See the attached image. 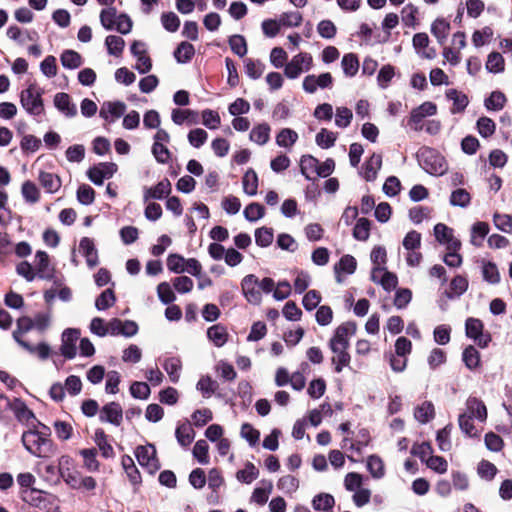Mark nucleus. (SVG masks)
<instances>
[{"mask_svg":"<svg viewBox=\"0 0 512 512\" xmlns=\"http://www.w3.org/2000/svg\"><path fill=\"white\" fill-rule=\"evenodd\" d=\"M241 289L249 303L258 305L261 302L262 294L259 288V280L254 274H248L242 279Z\"/></svg>","mask_w":512,"mask_h":512,"instance_id":"39448f33","label":"nucleus"},{"mask_svg":"<svg viewBox=\"0 0 512 512\" xmlns=\"http://www.w3.org/2000/svg\"><path fill=\"white\" fill-rule=\"evenodd\" d=\"M116 297L111 288L104 290L95 300V307L97 310H106L114 305Z\"/></svg>","mask_w":512,"mask_h":512,"instance_id":"864d4df0","label":"nucleus"},{"mask_svg":"<svg viewBox=\"0 0 512 512\" xmlns=\"http://www.w3.org/2000/svg\"><path fill=\"white\" fill-rule=\"evenodd\" d=\"M79 249L86 258V263L90 268H94L98 265V253L91 238L83 237L80 240Z\"/></svg>","mask_w":512,"mask_h":512,"instance_id":"aec40b11","label":"nucleus"},{"mask_svg":"<svg viewBox=\"0 0 512 512\" xmlns=\"http://www.w3.org/2000/svg\"><path fill=\"white\" fill-rule=\"evenodd\" d=\"M105 45L110 55L118 57L122 54L125 41L122 37L116 35H109L105 39Z\"/></svg>","mask_w":512,"mask_h":512,"instance_id":"09e8293b","label":"nucleus"},{"mask_svg":"<svg viewBox=\"0 0 512 512\" xmlns=\"http://www.w3.org/2000/svg\"><path fill=\"white\" fill-rule=\"evenodd\" d=\"M243 213L247 221L256 222L264 216L265 209L261 204L253 202L246 206Z\"/></svg>","mask_w":512,"mask_h":512,"instance_id":"69168bd1","label":"nucleus"},{"mask_svg":"<svg viewBox=\"0 0 512 512\" xmlns=\"http://www.w3.org/2000/svg\"><path fill=\"white\" fill-rule=\"evenodd\" d=\"M412 300V292L408 288L396 289L393 304L397 309L405 308Z\"/></svg>","mask_w":512,"mask_h":512,"instance_id":"774afa93","label":"nucleus"},{"mask_svg":"<svg viewBox=\"0 0 512 512\" xmlns=\"http://www.w3.org/2000/svg\"><path fill=\"white\" fill-rule=\"evenodd\" d=\"M261 485L262 487L254 489L251 499L259 505H264L273 490V483L270 480H262Z\"/></svg>","mask_w":512,"mask_h":512,"instance_id":"4c0bfd02","label":"nucleus"},{"mask_svg":"<svg viewBox=\"0 0 512 512\" xmlns=\"http://www.w3.org/2000/svg\"><path fill=\"white\" fill-rule=\"evenodd\" d=\"M243 190L249 196L257 194L258 190V176L253 169H249L242 179Z\"/></svg>","mask_w":512,"mask_h":512,"instance_id":"a18cd8bd","label":"nucleus"},{"mask_svg":"<svg viewBox=\"0 0 512 512\" xmlns=\"http://www.w3.org/2000/svg\"><path fill=\"white\" fill-rule=\"evenodd\" d=\"M298 140L296 131L290 128H283L276 136V144L279 147L290 149Z\"/></svg>","mask_w":512,"mask_h":512,"instance_id":"ea45409f","label":"nucleus"},{"mask_svg":"<svg viewBox=\"0 0 512 512\" xmlns=\"http://www.w3.org/2000/svg\"><path fill=\"white\" fill-rule=\"evenodd\" d=\"M348 347L346 345L330 346L331 351L335 354L332 362L335 364V371L337 373H340L343 367L350 363V355L347 352Z\"/></svg>","mask_w":512,"mask_h":512,"instance_id":"b1692460","label":"nucleus"},{"mask_svg":"<svg viewBox=\"0 0 512 512\" xmlns=\"http://www.w3.org/2000/svg\"><path fill=\"white\" fill-rule=\"evenodd\" d=\"M171 118L176 125H182L185 121L193 124L198 123V113L190 109H174Z\"/></svg>","mask_w":512,"mask_h":512,"instance_id":"37998d69","label":"nucleus"},{"mask_svg":"<svg viewBox=\"0 0 512 512\" xmlns=\"http://www.w3.org/2000/svg\"><path fill=\"white\" fill-rule=\"evenodd\" d=\"M121 464L125 470L130 482L133 485H138L141 482V475L134 464L133 459L129 455H124L121 459Z\"/></svg>","mask_w":512,"mask_h":512,"instance_id":"79ce46f5","label":"nucleus"},{"mask_svg":"<svg viewBox=\"0 0 512 512\" xmlns=\"http://www.w3.org/2000/svg\"><path fill=\"white\" fill-rule=\"evenodd\" d=\"M277 487L286 494H292L298 489L299 480L295 476L285 475L278 480Z\"/></svg>","mask_w":512,"mask_h":512,"instance_id":"e2e57ef3","label":"nucleus"},{"mask_svg":"<svg viewBox=\"0 0 512 512\" xmlns=\"http://www.w3.org/2000/svg\"><path fill=\"white\" fill-rule=\"evenodd\" d=\"M424 153H427L433 158V161L429 163L427 160L425 161L426 166L425 170L432 175H442L446 171V163L445 160L438 155H434V151L426 150Z\"/></svg>","mask_w":512,"mask_h":512,"instance_id":"e433bc0d","label":"nucleus"},{"mask_svg":"<svg viewBox=\"0 0 512 512\" xmlns=\"http://www.w3.org/2000/svg\"><path fill=\"white\" fill-rule=\"evenodd\" d=\"M464 413H468L471 417L478 419L481 422H484L487 418V409L484 403L475 398L469 397L466 401V411Z\"/></svg>","mask_w":512,"mask_h":512,"instance_id":"4be33fe9","label":"nucleus"},{"mask_svg":"<svg viewBox=\"0 0 512 512\" xmlns=\"http://www.w3.org/2000/svg\"><path fill=\"white\" fill-rule=\"evenodd\" d=\"M334 497L327 493H320L312 500V506L317 511H327L334 506Z\"/></svg>","mask_w":512,"mask_h":512,"instance_id":"603ef678","label":"nucleus"},{"mask_svg":"<svg viewBox=\"0 0 512 512\" xmlns=\"http://www.w3.org/2000/svg\"><path fill=\"white\" fill-rule=\"evenodd\" d=\"M123 419V409L118 402H110L100 409L99 420L102 423H110L120 426Z\"/></svg>","mask_w":512,"mask_h":512,"instance_id":"9d476101","label":"nucleus"},{"mask_svg":"<svg viewBox=\"0 0 512 512\" xmlns=\"http://www.w3.org/2000/svg\"><path fill=\"white\" fill-rule=\"evenodd\" d=\"M80 332L78 329L67 328L62 333L61 354L66 359H73L76 356L75 342L78 340Z\"/></svg>","mask_w":512,"mask_h":512,"instance_id":"f8f14e48","label":"nucleus"},{"mask_svg":"<svg viewBox=\"0 0 512 512\" xmlns=\"http://www.w3.org/2000/svg\"><path fill=\"white\" fill-rule=\"evenodd\" d=\"M434 236L436 240L445 245L447 250H460L461 241L454 236L452 228L443 223H438L434 226Z\"/></svg>","mask_w":512,"mask_h":512,"instance_id":"20e7f679","label":"nucleus"},{"mask_svg":"<svg viewBox=\"0 0 512 512\" xmlns=\"http://www.w3.org/2000/svg\"><path fill=\"white\" fill-rule=\"evenodd\" d=\"M471 195L470 193L463 188H458L452 191L450 195V204L452 206L466 208L470 205Z\"/></svg>","mask_w":512,"mask_h":512,"instance_id":"de8ad7c7","label":"nucleus"},{"mask_svg":"<svg viewBox=\"0 0 512 512\" xmlns=\"http://www.w3.org/2000/svg\"><path fill=\"white\" fill-rule=\"evenodd\" d=\"M45 492L36 488L24 489L22 491V499L35 507H41L45 505Z\"/></svg>","mask_w":512,"mask_h":512,"instance_id":"a19ab883","label":"nucleus"},{"mask_svg":"<svg viewBox=\"0 0 512 512\" xmlns=\"http://www.w3.org/2000/svg\"><path fill=\"white\" fill-rule=\"evenodd\" d=\"M356 328V323L352 321L341 324L336 328L335 333L330 340L329 346H349L348 337L355 334Z\"/></svg>","mask_w":512,"mask_h":512,"instance_id":"dca6fc26","label":"nucleus"},{"mask_svg":"<svg viewBox=\"0 0 512 512\" xmlns=\"http://www.w3.org/2000/svg\"><path fill=\"white\" fill-rule=\"evenodd\" d=\"M313 58L307 52H301L292 57L285 65L284 74L289 79L298 78L303 72H307L312 68Z\"/></svg>","mask_w":512,"mask_h":512,"instance_id":"7ed1b4c3","label":"nucleus"},{"mask_svg":"<svg viewBox=\"0 0 512 512\" xmlns=\"http://www.w3.org/2000/svg\"><path fill=\"white\" fill-rule=\"evenodd\" d=\"M12 412L20 422L29 423L30 420L35 419L34 413L27 407L25 402L19 398L12 399Z\"/></svg>","mask_w":512,"mask_h":512,"instance_id":"bb28decb","label":"nucleus"},{"mask_svg":"<svg viewBox=\"0 0 512 512\" xmlns=\"http://www.w3.org/2000/svg\"><path fill=\"white\" fill-rule=\"evenodd\" d=\"M94 441L104 458H112L114 456L113 447L108 443L107 435L102 428L95 430Z\"/></svg>","mask_w":512,"mask_h":512,"instance_id":"473e14b6","label":"nucleus"},{"mask_svg":"<svg viewBox=\"0 0 512 512\" xmlns=\"http://www.w3.org/2000/svg\"><path fill=\"white\" fill-rule=\"evenodd\" d=\"M229 46L234 54L244 57L247 54V42L244 36L235 34L229 37Z\"/></svg>","mask_w":512,"mask_h":512,"instance_id":"5fc2aeb1","label":"nucleus"},{"mask_svg":"<svg viewBox=\"0 0 512 512\" xmlns=\"http://www.w3.org/2000/svg\"><path fill=\"white\" fill-rule=\"evenodd\" d=\"M244 63L245 73L248 77L251 79H258L262 76L265 66L260 60L247 58L244 60Z\"/></svg>","mask_w":512,"mask_h":512,"instance_id":"6e6d98bb","label":"nucleus"},{"mask_svg":"<svg viewBox=\"0 0 512 512\" xmlns=\"http://www.w3.org/2000/svg\"><path fill=\"white\" fill-rule=\"evenodd\" d=\"M38 180H39L41 186L48 193H55L61 187V179L58 175H56L54 173L41 171L39 173Z\"/></svg>","mask_w":512,"mask_h":512,"instance_id":"cd10ccee","label":"nucleus"},{"mask_svg":"<svg viewBox=\"0 0 512 512\" xmlns=\"http://www.w3.org/2000/svg\"><path fill=\"white\" fill-rule=\"evenodd\" d=\"M60 61L64 68L71 70L79 68L83 63L81 55L78 52L69 49L62 52Z\"/></svg>","mask_w":512,"mask_h":512,"instance_id":"58836bf2","label":"nucleus"},{"mask_svg":"<svg viewBox=\"0 0 512 512\" xmlns=\"http://www.w3.org/2000/svg\"><path fill=\"white\" fill-rule=\"evenodd\" d=\"M42 94L43 90L37 88L35 84H30L27 89L21 92V106L29 115L36 117L44 113Z\"/></svg>","mask_w":512,"mask_h":512,"instance_id":"f03ea898","label":"nucleus"},{"mask_svg":"<svg viewBox=\"0 0 512 512\" xmlns=\"http://www.w3.org/2000/svg\"><path fill=\"white\" fill-rule=\"evenodd\" d=\"M43 431L29 429L23 432L21 441L24 448L33 456L38 458H50L56 454L57 447L49 438L50 428L39 423Z\"/></svg>","mask_w":512,"mask_h":512,"instance_id":"f257e3e1","label":"nucleus"},{"mask_svg":"<svg viewBox=\"0 0 512 512\" xmlns=\"http://www.w3.org/2000/svg\"><path fill=\"white\" fill-rule=\"evenodd\" d=\"M110 335L118 336L122 335L125 337H132L138 332V325L132 320H120L113 318L109 321Z\"/></svg>","mask_w":512,"mask_h":512,"instance_id":"ddd939ff","label":"nucleus"},{"mask_svg":"<svg viewBox=\"0 0 512 512\" xmlns=\"http://www.w3.org/2000/svg\"><path fill=\"white\" fill-rule=\"evenodd\" d=\"M382 165V156L380 154H373L369 160L363 165V177L366 181H373L376 179L377 172Z\"/></svg>","mask_w":512,"mask_h":512,"instance_id":"393cba45","label":"nucleus"},{"mask_svg":"<svg viewBox=\"0 0 512 512\" xmlns=\"http://www.w3.org/2000/svg\"><path fill=\"white\" fill-rule=\"evenodd\" d=\"M466 335L469 338L474 339L477 344L481 347H486L490 338L488 336L483 335V324L479 319L476 318H468L466 320Z\"/></svg>","mask_w":512,"mask_h":512,"instance_id":"2eb2a0df","label":"nucleus"},{"mask_svg":"<svg viewBox=\"0 0 512 512\" xmlns=\"http://www.w3.org/2000/svg\"><path fill=\"white\" fill-rule=\"evenodd\" d=\"M446 97L453 101V108L451 109L453 114L464 111L468 105L467 96L464 93L457 91L456 89L447 90Z\"/></svg>","mask_w":512,"mask_h":512,"instance_id":"72a5a7b5","label":"nucleus"},{"mask_svg":"<svg viewBox=\"0 0 512 512\" xmlns=\"http://www.w3.org/2000/svg\"><path fill=\"white\" fill-rule=\"evenodd\" d=\"M135 457L141 466L147 467L151 471L159 468L158 461L156 459V450L152 444L138 446L135 450Z\"/></svg>","mask_w":512,"mask_h":512,"instance_id":"9b49d317","label":"nucleus"},{"mask_svg":"<svg viewBox=\"0 0 512 512\" xmlns=\"http://www.w3.org/2000/svg\"><path fill=\"white\" fill-rule=\"evenodd\" d=\"M195 55L194 46L187 42H181L174 51V58L180 64L188 63Z\"/></svg>","mask_w":512,"mask_h":512,"instance_id":"7c9ffc66","label":"nucleus"},{"mask_svg":"<svg viewBox=\"0 0 512 512\" xmlns=\"http://www.w3.org/2000/svg\"><path fill=\"white\" fill-rule=\"evenodd\" d=\"M337 136L325 128H322L316 135V143L322 149H328L334 146Z\"/></svg>","mask_w":512,"mask_h":512,"instance_id":"052dcab7","label":"nucleus"},{"mask_svg":"<svg viewBox=\"0 0 512 512\" xmlns=\"http://www.w3.org/2000/svg\"><path fill=\"white\" fill-rule=\"evenodd\" d=\"M196 387L202 393L203 397L208 398L215 393L218 384L210 376H203L198 381Z\"/></svg>","mask_w":512,"mask_h":512,"instance_id":"0e129e2a","label":"nucleus"},{"mask_svg":"<svg viewBox=\"0 0 512 512\" xmlns=\"http://www.w3.org/2000/svg\"><path fill=\"white\" fill-rule=\"evenodd\" d=\"M125 110V103L121 101H108L103 103L99 115L105 120H108L109 116H112L113 118H119L124 114Z\"/></svg>","mask_w":512,"mask_h":512,"instance_id":"5701e85b","label":"nucleus"},{"mask_svg":"<svg viewBox=\"0 0 512 512\" xmlns=\"http://www.w3.org/2000/svg\"><path fill=\"white\" fill-rule=\"evenodd\" d=\"M22 196L27 203L34 204L40 199V191L32 181H25L21 189Z\"/></svg>","mask_w":512,"mask_h":512,"instance_id":"8fccbe9b","label":"nucleus"},{"mask_svg":"<svg viewBox=\"0 0 512 512\" xmlns=\"http://www.w3.org/2000/svg\"><path fill=\"white\" fill-rule=\"evenodd\" d=\"M370 224L366 218L358 219L353 229V237L359 241L367 240L370 234Z\"/></svg>","mask_w":512,"mask_h":512,"instance_id":"680f3d73","label":"nucleus"},{"mask_svg":"<svg viewBox=\"0 0 512 512\" xmlns=\"http://www.w3.org/2000/svg\"><path fill=\"white\" fill-rule=\"evenodd\" d=\"M71 462H72V459L67 455H63L59 458V468H58L59 476L72 489H80L81 476H80L79 472L72 471L69 468Z\"/></svg>","mask_w":512,"mask_h":512,"instance_id":"1a4fd4ad","label":"nucleus"},{"mask_svg":"<svg viewBox=\"0 0 512 512\" xmlns=\"http://www.w3.org/2000/svg\"><path fill=\"white\" fill-rule=\"evenodd\" d=\"M175 436L180 446L187 447L193 442L195 431L189 422H184L176 427Z\"/></svg>","mask_w":512,"mask_h":512,"instance_id":"a878e982","label":"nucleus"},{"mask_svg":"<svg viewBox=\"0 0 512 512\" xmlns=\"http://www.w3.org/2000/svg\"><path fill=\"white\" fill-rule=\"evenodd\" d=\"M317 168H318V159L313 157L312 155H303L300 159V171L301 174L307 179V180H314L315 178L312 177L313 174H317Z\"/></svg>","mask_w":512,"mask_h":512,"instance_id":"2f4dec72","label":"nucleus"},{"mask_svg":"<svg viewBox=\"0 0 512 512\" xmlns=\"http://www.w3.org/2000/svg\"><path fill=\"white\" fill-rule=\"evenodd\" d=\"M54 106L66 117H74L77 114V107L71 101L69 94L59 92L54 96Z\"/></svg>","mask_w":512,"mask_h":512,"instance_id":"6ab92c4d","label":"nucleus"},{"mask_svg":"<svg viewBox=\"0 0 512 512\" xmlns=\"http://www.w3.org/2000/svg\"><path fill=\"white\" fill-rule=\"evenodd\" d=\"M333 85V77L329 72L322 73L318 76L314 74L307 75L303 79L302 87L306 93L313 94L318 88H331Z\"/></svg>","mask_w":512,"mask_h":512,"instance_id":"423d86ee","label":"nucleus"},{"mask_svg":"<svg viewBox=\"0 0 512 512\" xmlns=\"http://www.w3.org/2000/svg\"><path fill=\"white\" fill-rule=\"evenodd\" d=\"M274 233L272 228L260 227L255 230V242L259 247H268L272 244Z\"/></svg>","mask_w":512,"mask_h":512,"instance_id":"bf43d9fd","label":"nucleus"},{"mask_svg":"<svg viewBox=\"0 0 512 512\" xmlns=\"http://www.w3.org/2000/svg\"><path fill=\"white\" fill-rule=\"evenodd\" d=\"M163 368L169 376L172 383H177L180 379L182 362L179 357H169L164 360Z\"/></svg>","mask_w":512,"mask_h":512,"instance_id":"c756f323","label":"nucleus"},{"mask_svg":"<svg viewBox=\"0 0 512 512\" xmlns=\"http://www.w3.org/2000/svg\"><path fill=\"white\" fill-rule=\"evenodd\" d=\"M489 232V226L485 222H477L471 229V244L480 247L483 244L484 238Z\"/></svg>","mask_w":512,"mask_h":512,"instance_id":"c03bdc74","label":"nucleus"},{"mask_svg":"<svg viewBox=\"0 0 512 512\" xmlns=\"http://www.w3.org/2000/svg\"><path fill=\"white\" fill-rule=\"evenodd\" d=\"M170 193L171 183L168 179H163L152 188H144L143 200L144 202H148L150 199L161 200L168 196Z\"/></svg>","mask_w":512,"mask_h":512,"instance_id":"a211bd4d","label":"nucleus"},{"mask_svg":"<svg viewBox=\"0 0 512 512\" xmlns=\"http://www.w3.org/2000/svg\"><path fill=\"white\" fill-rule=\"evenodd\" d=\"M343 72L348 77H353L359 69V60L353 53L345 54L341 61Z\"/></svg>","mask_w":512,"mask_h":512,"instance_id":"49530a36","label":"nucleus"},{"mask_svg":"<svg viewBox=\"0 0 512 512\" xmlns=\"http://www.w3.org/2000/svg\"><path fill=\"white\" fill-rule=\"evenodd\" d=\"M259 476V470L251 462L245 464V468L237 471L236 478L238 481L250 484Z\"/></svg>","mask_w":512,"mask_h":512,"instance_id":"3c124183","label":"nucleus"},{"mask_svg":"<svg viewBox=\"0 0 512 512\" xmlns=\"http://www.w3.org/2000/svg\"><path fill=\"white\" fill-rule=\"evenodd\" d=\"M505 62L503 56L498 52H492L488 55L486 69L491 73H501L504 71Z\"/></svg>","mask_w":512,"mask_h":512,"instance_id":"13d9d810","label":"nucleus"},{"mask_svg":"<svg viewBox=\"0 0 512 512\" xmlns=\"http://www.w3.org/2000/svg\"><path fill=\"white\" fill-rule=\"evenodd\" d=\"M208 450V443L202 439L198 440L193 447V456L200 464L206 465L209 463Z\"/></svg>","mask_w":512,"mask_h":512,"instance_id":"338daca9","label":"nucleus"},{"mask_svg":"<svg viewBox=\"0 0 512 512\" xmlns=\"http://www.w3.org/2000/svg\"><path fill=\"white\" fill-rule=\"evenodd\" d=\"M371 261L373 262V268L371 272V280L380 284L384 287V250L382 247H376L371 252Z\"/></svg>","mask_w":512,"mask_h":512,"instance_id":"4468645a","label":"nucleus"},{"mask_svg":"<svg viewBox=\"0 0 512 512\" xmlns=\"http://www.w3.org/2000/svg\"><path fill=\"white\" fill-rule=\"evenodd\" d=\"M437 113V106L433 102L426 101L417 108L413 109L409 119V124L414 130L423 129V119L427 116H433Z\"/></svg>","mask_w":512,"mask_h":512,"instance_id":"6e6552de","label":"nucleus"},{"mask_svg":"<svg viewBox=\"0 0 512 512\" xmlns=\"http://www.w3.org/2000/svg\"><path fill=\"white\" fill-rule=\"evenodd\" d=\"M435 417V407L431 401H423L414 408V418L420 424H427Z\"/></svg>","mask_w":512,"mask_h":512,"instance_id":"412c9836","label":"nucleus"},{"mask_svg":"<svg viewBox=\"0 0 512 512\" xmlns=\"http://www.w3.org/2000/svg\"><path fill=\"white\" fill-rule=\"evenodd\" d=\"M117 171V165L112 162H103L91 167L87 171V177L95 185H102L104 179L111 178Z\"/></svg>","mask_w":512,"mask_h":512,"instance_id":"0eeeda50","label":"nucleus"},{"mask_svg":"<svg viewBox=\"0 0 512 512\" xmlns=\"http://www.w3.org/2000/svg\"><path fill=\"white\" fill-rule=\"evenodd\" d=\"M207 337L217 347H222L228 339L226 328L220 324L213 325L207 330Z\"/></svg>","mask_w":512,"mask_h":512,"instance_id":"f704fd0d","label":"nucleus"},{"mask_svg":"<svg viewBox=\"0 0 512 512\" xmlns=\"http://www.w3.org/2000/svg\"><path fill=\"white\" fill-rule=\"evenodd\" d=\"M450 23L445 19H436L431 26V33L436 37L438 42L442 45L445 43L450 32Z\"/></svg>","mask_w":512,"mask_h":512,"instance_id":"c9c22d12","label":"nucleus"},{"mask_svg":"<svg viewBox=\"0 0 512 512\" xmlns=\"http://www.w3.org/2000/svg\"><path fill=\"white\" fill-rule=\"evenodd\" d=\"M54 269L49 262V256L45 251H37L35 254V274L40 279L50 280Z\"/></svg>","mask_w":512,"mask_h":512,"instance_id":"f3484780","label":"nucleus"},{"mask_svg":"<svg viewBox=\"0 0 512 512\" xmlns=\"http://www.w3.org/2000/svg\"><path fill=\"white\" fill-rule=\"evenodd\" d=\"M271 128L267 123H261L252 128L249 138L258 145H265L270 139Z\"/></svg>","mask_w":512,"mask_h":512,"instance_id":"c85d7f7f","label":"nucleus"},{"mask_svg":"<svg viewBox=\"0 0 512 512\" xmlns=\"http://www.w3.org/2000/svg\"><path fill=\"white\" fill-rule=\"evenodd\" d=\"M452 427L451 425L445 426L443 429L439 430L436 435V442L438 448L442 452H448L452 448V442L450 439Z\"/></svg>","mask_w":512,"mask_h":512,"instance_id":"4d7b16f0","label":"nucleus"}]
</instances>
